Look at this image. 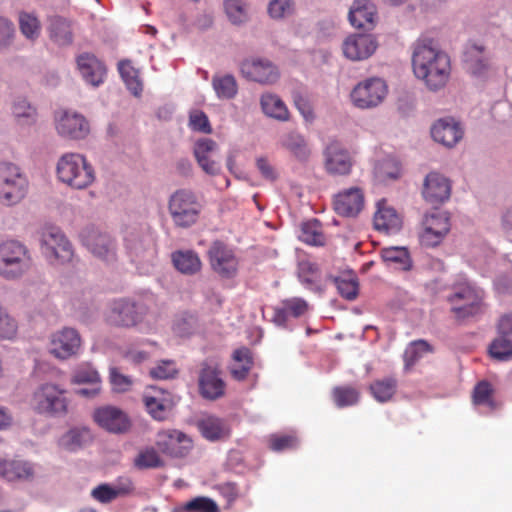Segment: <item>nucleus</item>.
<instances>
[{
	"label": "nucleus",
	"mask_w": 512,
	"mask_h": 512,
	"mask_svg": "<svg viewBox=\"0 0 512 512\" xmlns=\"http://www.w3.org/2000/svg\"><path fill=\"white\" fill-rule=\"evenodd\" d=\"M28 181L20 168L10 162L0 163V203L5 206L18 204L27 194Z\"/></svg>",
	"instance_id": "nucleus-5"
},
{
	"label": "nucleus",
	"mask_w": 512,
	"mask_h": 512,
	"mask_svg": "<svg viewBox=\"0 0 512 512\" xmlns=\"http://www.w3.org/2000/svg\"><path fill=\"white\" fill-rule=\"evenodd\" d=\"M93 440L91 431L88 428H73L60 438V446L68 451H76Z\"/></svg>",
	"instance_id": "nucleus-34"
},
{
	"label": "nucleus",
	"mask_w": 512,
	"mask_h": 512,
	"mask_svg": "<svg viewBox=\"0 0 512 512\" xmlns=\"http://www.w3.org/2000/svg\"><path fill=\"white\" fill-rule=\"evenodd\" d=\"M110 382L113 390L117 392L128 391L132 385L131 378L120 373L115 367L110 369Z\"/></svg>",
	"instance_id": "nucleus-63"
},
{
	"label": "nucleus",
	"mask_w": 512,
	"mask_h": 512,
	"mask_svg": "<svg viewBox=\"0 0 512 512\" xmlns=\"http://www.w3.org/2000/svg\"><path fill=\"white\" fill-rule=\"evenodd\" d=\"M451 311L457 319H466L481 311L482 299L479 293L468 284H461L448 297Z\"/></svg>",
	"instance_id": "nucleus-7"
},
{
	"label": "nucleus",
	"mask_w": 512,
	"mask_h": 512,
	"mask_svg": "<svg viewBox=\"0 0 512 512\" xmlns=\"http://www.w3.org/2000/svg\"><path fill=\"white\" fill-rule=\"evenodd\" d=\"M489 353L492 358L507 361L512 358V341L507 336L500 335L495 338L489 346Z\"/></svg>",
	"instance_id": "nucleus-49"
},
{
	"label": "nucleus",
	"mask_w": 512,
	"mask_h": 512,
	"mask_svg": "<svg viewBox=\"0 0 512 512\" xmlns=\"http://www.w3.org/2000/svg\"><path fill=\"white\" fill-rule=\"evenodd\" d=\"M297 274L302 284L314 289L319 287L321 283L323 270L316 261L305 258L298 263Z\"/></svg>",
	"instance_id": "nucleus-32"
},
{
	"label": "nucleus",
	"mask_w": 512,
	"mask_h": 512,
	"mask_svg": "<svg viewBox=\"0 0 512 512\" xmlns=\"http://www.w3.org/2000/svg\"><path fill=\"white\" fill-rule=\"evenodd\" d=\"M493 388L488 381H480L476 384L472 394V400L475 405H488L491 408L495 407L492 398Z\"/></svg>",
	"instance_id": "nucleus-52"
},
{
	"label": "nucleus",
	"mask_w": 512,
	"mask_h": 512,
	"mask_svg": "<svg viewBox=\"0 0 512 512\" xmlns=\"http://www.w3.org/2000/svg\"><path fill=\"white\" fill-rule=\"evenodd\" d=\"M217 149L218 144L210 138H200L194 144V157L201 169L210 176H216L221 171L219 162L212 159Z\"/></svg>",
	"instance_id": "nucleus-20"
},
{
	"label": "nucleus",
	"mask_w": 512,
	"mask_h": 512,
	"mask_svg": "<svg viewBox=\"0 0 512 512\" xmlns=\"http://www.w3.org/2000/svg\"><path fill=\"white\" fill-rule=\"evenodd\" d=\"M263 112L278 120L288 119V109L284 102L274 94H263L260 100Z\"/></svg>",
	"instance_id": "nucleus-40"
},
{
	"label": "nucleus",
	"mask_w": 512,
	"mask_h": 512,
	"mask_svg": "<svg viewBox=\"0 0 512 512\" xmlns=\"http://www.w3.org/2000/svg\"><path fill=\"white\" fill-rule=\"evenodd\" d=\"M225 11L234 25H242L249 20L248 5L243 0H225Z\"/></svg>",
	"instance_id": "nucleus-43"
},
{
	"label": "nucleus",
	"mask_w": 512,
	"mask_h": 512,
	"mask_svg": "<svg viewBox=\"0 0 512 512\" xmlns=\"http://www.w3.org/2000/svg\"><path fill=\"white\" fill-rule=\"evenodd\" d=\"M212 86L219 99L231 100L238 93V84L232 74L214 75Z\"/></svg>",
	"instance_id": "nucleus-36"
},
{
	"label": "nucleus",
	"mask_w": 512,
	"mask_h": 512,
	"mask_svg": "<svg viewBox=\"0 0 512 512\" xmlns=\"http://www.w3.org/2000/svg\"><path fill=\"white\" fill-rule=\"evenodd\" d=\"M172 263L182 274H194L201 269L200 258H172Z\"/></svg>",
	"instance_id": "nucleus-62"
},
{
	"label": "nucleus",
	"mask_w": 512,
	"mask_h": 512,
	"mask_svg": "<svg viewBox=\"0 0 512 512\" xmlns=\"http://www.w3.org/2000/svg\"><path fill=\"white\" fill-rule=\"evenodd\" d=\"M299 239L311 246H323L326 238L322 231V225L319 220L312 219L302 223Z\"/></svg>",
	"instance_id": "nucleus-37"
},
{
	"label": "nucleus",
	"mask_w": 512,
	"mask_h": 512,
	"mask_svg": "<svg viewBox=\"0 0 512 512\" xmlns=\"http://www.w3.org/2000/svg\"><path fill=\"white\" fill-rule=\"evenodd\" d=\"M370 392L378 402L391 400L397 390V380L394 377H386L375 380L370 384Z\"/></svg>",
	"instance_id": "nucleus-41"
},
{
	"label": "nucleus",
	"mask_w": 512,
	"mask_h": 512,
	"mask_svg": "<svg viewBox=\"0 0 512 512\" xmlns=\"http://www.w3.org/2000/svg\"><path fill=\"white\" fill-rule=\"evenodd\" d=\"M81 346L78 332L72 328H64L53 334L51 338V353L59 359L65 360L77 354Z\"/></svg>",
	"instance_id": "nucleus-17"
},
{
	"label": "nucleus",
	"mask_w": 512,
	"mask_h": 512,
	"mask_svg": "<svg viewBox=\"0 0 512 512\" xmlns=\"http://www.w3.org/2000/svg\"><path fill=\"white\" fill-rule=\"evenodd\" d=\"M309 305L306 300L293 297L285 299L274 310V322L285 326L290 318H299L307 313Z\"/></svg>",
	"instance_id": "nucleus-27"
},
{
	"label": "nucleus",
	"mask_w": 512,
	"mask_h": 512,
	"mask_svg": "<svg viewBox=\"0 0 512 512\" xmlns=\"http://www.w3.org/2000/svg\"><path fill=\"white\" fill-rule=\"evenodd\" d=\"M69 400L66 390L56 384L45 383L38 387L32 397L33 409L43 415L59 417L68 413Z\"/></svg>",
	"instance_id": "nucleus-6"
},
{
	"label": "nucleus",
	"mask_w": 512,
	"mask_h": 512,
	"mask_svg": "<svg viewBox=\"0 0 512 512\" xmlns=\"http://www.w3.org/2000/svg\"><path fill=\"white\" fill-rule=\"evenodd\" d=\"M326 277L334 282L337 291L342 298L348 301H353L358 297L359 280L354 272L345 271L337 276H333L330 273H326Z\"/></svg>",
	"instance_id": "nucleus-29"
},
{
	"label": "nucleus",
	"mask_w": 512,
	"mask_h": 512,
	"mask_svg": "<svg viewBox=\"0 0 512 512\" xmlns=\"http://www.w3.org/2000/svg\"><path fill=\"white\" fill-rule=\"evenodd\" d=\"M378 209L374 215V227L387 234H394L402 228V219L396 210L385 206V200L378 202Z\"/></svg>",
	"instance_id": "nucleus-28"
},
{
	"label": "nucleus",
	"mask_w": 512,
	"mask_h": 512,
	"mask_svg": "<svg viewBox=\"0 0 512 512\" xmlns=\"http://www.w3.org/2000/svg\"><path fill=\"white\" fill-rule=\"evenodd\" d=\"M412 68L415 76L434 92L446 86L451 73L449 56L428 37L418 39L413 45Z\"/></svg>",
	"instance_id": "nucleus-1"
},
{
	"label": "nucleus",
	"mask_w": 512,
	"mask_h": 512,
	"mask_svg": "<svg viewBox=\"0 0 512 512\" xmlns=\"http://www.w3.org/2000/svg\"><path fill=\"white\" fill-rule=\"evenodd\" d=\"M50 39L58 46H68L73 42L71 23L61 16H53L49 19Z\"/></svg>",
	"instance_id": "nucleus-31"
},
{
	"label": "nucleus",
	"mask_w": 512,
	"mask_h": 512,
	"mask_svg": "<svg viewBox=\"0 0 512 512\" xmlns=\"http://www.w3.org/2000/svg\"><path fill=\"white\" fill-rule=\"evenodd\" d=\"M335 212L343 217H356L364 207V193L358 187L345 189L335 195Z\"/></svg>",
	"instance_id": "nucleus-18"
},
{
	"label": "nucleus",
	"mask_w": 512,
	"mask_h": 512,
	"mask_svg": "<svg viewBox=\"0 0 512 512\" xmlns=\"http://www.w3.org/2000/svg\"><path fill=\"white\" fill-rule=\"evenodd\" d=\"M12 113L19 125L30 126L36 122L37 111L26 98L18 97L14 100Z\"/></svg>",
	"instance_id": "nucleus-38"
},
{
	"label": "nucleus",
	"mask_w": 512,
	"mask_h": 512,
	"mask_svg": "<svg viewBox=\"0 0 512 512\" xmlns=\"http://www.w3.org/2000/svg\"><path fill=\"white\" fill-rule=\"evenodd\" d=\"M233 360L235 363L231 369L232 376L237 380H244L253 365L251 351L246 347L236 349Z\"/></svg>",
	"instance_id": "nucleus-39"
},
{
	"label": "nucleus",
	"mask_w": 512,
	"mask_h": 512,
	"mask_svg": "<svg viewBox=\"0 0 512 512\" xmlns=\"http://www.w3.org/2000/svg\"><path fill=\"white\" fill-rule=\"evenodd\" d=\"M58 179L74 189H85L95 180L92 165L78 153H66L56 166Z\"/></svg>",
	"instance_id": "nucleus-3"
},
{
	"label": "nucleus",
	"mask_w": 512,
	"mask_h": 512,
	"mask_svg": "<svg viewBox=\"0 0 512 512\" xmlns=\"http://www.w3.org/2000/svg\"><path fill=\"white\" fill-rule=\"evenodd\" d=\"M297 444L298 440L294 435H271L269 438V448L276 452L293 449Z\"/></svg>",
	"instance_id": "nucleus-59"
},
{
	"label": "nucleus",
	"mask_w": 512,
	"mask_h": 512,
	"mask_svg": "<svg viewBox=\"0 0 512 512\" xmlns=\"http://www.w3.org/2000/svg\"><path fill=\"white\" fill-rule=\"evenodd\" d=\"M143 402L147 412L158 421L168 418L169 413L175 406L172 395L169 392L153 389V394L146 393Z\"/></svg>",
	"instance_id": "nucleus-21"
},
{
	"label": "nucleus",
	"mask_w": 512,
	"mask_h": 512,
	"mask_svg": "<svg viewBox=\"0 0 512 512\" xmlns=\"http://www.w3.org/2000/svg\"><path fill=\"white\" fill-rule=\"evenodd\" d=\"M118 69L127 88L133 95L138 96L142 92V83L138 79L137 71L131 66L129 60H121Z\"/></svg>",
	"instance_id": "nucleus-45"
},
{
	"label": "nucleus",
	"mask_w": 512,
	"mask_h": 512,
	"mask_svg": "<svg viewBox=\"0 0 512 512\" xmlns=\"http://www.w3.org/2000/svg\"><path fill=\"white\" fill-rule=\"evenodd\" d=\"M485 47L476 43H471L464 52V63L467 71L475 76L482 78L486 76L489 70V59L484 55Z\"/></svg>",
	"instance_id": "nucleus-25"
},
{
	"label": "nucleus",
	"mask_w": 512,
	"mask_h": 512,
	"mask_svg": "<svg viewBox=\"0 0 512 512\" xmlns=\"http://www.w3.org/2000/svg\"><path fill=\"white\" fill-rule=\"evenodd\" d=\"M198 386L200 395L207 400H217L224 395L225 382L216 363L204 361L201 364Z\"/></svg>",
	"instance_id": "nucleus-9"
},
{
	"label": "nucleus",
	"mask_w": 512,
	"mask_h": 512,
	"mask_svg": "<svg viewBox=\"0 0 512 512\" xmlns=\"http://www.w3.org/2000/svg\"><path fill=\"white\" fill-rule=\"evenodd\" d=\"M198 428L204 438L216 441L230 435V428L220 418L209 416L198 422Z\"/></svg>",
	"instance_id": "nucleus-33"
},
{
	"label": "nucleus",
	"mask_w": 512,
	"mask_h": 512,
	"mask_svg": "<svg viewBox=\"0 0 512 512\" xmlns=\"http://www.w3.org/2000/svg\"><path fill=\"white\" fill-rule=\"evenodd\" d=\"M325 169L331 175H348L353 166L352 157L339 142L329 143L324 150Z\"/></svg>",
	"instance_id": "nucleus-14"
},
{
	"label": "nucleus",
	"mask_w": 512,
	"mask_h": 512,
	"mask_svg": "<svg viewBox=\"0 0 512 512\" xmlns=\"http://www.w3.org/2000/svg\"><path fill=\"white\" fill-rule=\"evenodd\" d=\"M83 243L94 256H106L114 253V242L106 233L91 230L83 235Z\"/></svg>",
	"instance_id": "nucleus-30"
},
{
	"label": "nucleus",
	"mask_w": 512,
	"mask_h": 512,
	"mask_svg": "<svg viewBox=\"0 0 512 512\" xmlns=\"http://www.w3.org/2000/svg\"><path fill=\"white\" fill-rule=\"evenodd\" d=\"M282 146L290 151L293 156L301 161H306L310 156V149L305 138L298 132L292 131L285 134L281 140Z\"/></svg>",
	"instance_id": "nucleus-35"
},
{
	"label": "nucleus",
	"mask_w": 512,
	"mask_h": 512,
	"mask_svg": "<svg viewBox=\"0 0 512 512\" xmlns=\"http://www.w3.org/2000/svg\"><path fill=\"white\" fill-rule=\"evenodd\" d=\"M18 331L16 320L2 307H0V339H13Z\"/></svg>",
	"instance_id": "nucleus-56"
},
{
	"label": "nucleus",
	"mask_w": 512,
	"mask_h": 512,
	"mask_svg": "<svg viewBox=\"0 0 512 512\" xmlns=\"http://www.w3.org/2000/svg\"><path fill=\"white\" fill-rule=\"evenodd\" d=\"M93 419L99 427L113 434H125L131 428V420L121 409L102 406L94 410Z\"/></svg>",
	"instance_id": "nucleus-10"
},
{
	"label": "nucleus",
	"mask_w": 512,
	"mask_h": 512,
	"mask_svg": "<svg viewBox=\"0 0 512 512\" xmlns=\"http://www.w3.org/2000/svg\"><path fill=\"white\" fill-rule=\"evenodd\" d=\"M100 380L98 372L89 364H84L75 369L72 382L76 384L82 383H98Z\"/></svg>",
	"instance_id": "nucleus-57"
},
{
	"label": "nucleus",
	"mask_w": 512,
	"mask_h": 512,
	"mask_svg": "<svg viewBox=\"0 0 512 512\" xmlns=\"http://www.w3.org/2000/svg\"><path fill=\"white\" fill-rule=\"evenodd\" d=\"M431 351V346L425 340H416L411 342L405 349L403 355L405 367H412L425 353H429Z\"/></svg>",
	"instance_id": "nucleus-48"
},
{
	"label": "nucleus",
	"mask_w": 512,
	"mask_h": 512,
	"mask_svg": "<svg viewBox=\"0 0 512 512\" xmlns=\"http://www.w3.org/2000/svg\"><path fill=\"white\" fill-rule=\"evenodd\" d=\"M91 496L100 503H109L118 497L115 488L109 484L98 485L92 490Z\"/></svg>",
	"instance_id": "nucleus-64"
},
{
	"label": "nucleus",
	"mask_w": 512,
	"mask_h": 512,
	"mask_svg": "<svg viewBox=\"0 0 512 512\" xmlns=\"http://www.w3.org/2000/svg\"><path fill=\"white\" fill-rule=\"evenodd\" d=\"M332 398L337 407L355 405L360 398L359 391L352 386H337L332 390Z\"/></svg>",
	"instance_id": "nucleus-47"
},
{
	"label": "nucleus",
	"mask_w": 512,
	"mask_h": 512,
	"mask_svg": "<svg viewBox=\"0 0 512 512\" xmlns=\"http://www.w3.org/2000/svg\"><path fill=\"white\" fill-rule=\"evenodd\" d=\"M42 253L47 256H74L73 245L67 236L56 226L43 228L40 238Z\"/></svg>",
	"instance_id": "nucleus-13"
},
{
	"label": "nucleus",
	"mask_w": 512,
	"mask_h": 512,
	"mask_svg": "<svg viewBox=\"0 0 512 512\" xmlns=\"http://www.w3.org/2000/svg\"><path fill=\"white\" fill-rule=\"evenodd\" d=\"M203 205L190 189H178L168 200V211L173 224L178 228H190L195 225L202 212Z\"/></svg>",
	"instance_id": "nucleus-4"
},
{
	"label": "nucleus",
	"mask_w": 512,
	"mask_h": 512,
	"mask_svg": "<svg viewBox=\"0 0 512 512\" xmlns=\"http://www.w3.org/2000/svg\"><path fill=\"white\" fill-rule=\"evenodd\" d=\"M156 444L164 454L176 458L185 457L193 447L192 440L183 432L175 429L158 432Z\"/></svg>",
	"instance_id": "nucleus-11"
},
{
	"label": "nucleus",
	"mask_w": 512,
	"mask_h": 512,
	"mask_svg": "<svg viewBox=\"0 0 512 512\" xmlns=\"http://www.w3.org/2000/svg\"><path fill=\"white\" fill-rule=\"evenodd\" d=\"M189 127L193 131L204 134H211L213 131L206 113L198 109L189 112Z\"/></svg>",
	"instance_id": "nucleus-53"
},
{
	"label": "nucleus",
	"mask_w": 512,
	"mask_h": 512,
	"mask_svg": "<svg viewBox=\"0 0 512 512\" xmlns=\"http://www.w3.org/2000/svg\"><path fill=\"white\" fill-rule=\"evenodd\" d=\"M432 138L446 147L455 146L463 137L460 124L453 118L439 119L431 128Z\"/></svg>",
	"instance_id": "nucleus-22"
},
{
	"label": "nucleus",
	"mask_w": 512,
	"mask_h": 512,
	"mask_svg": "<svg viewBox=\"0 0 512 512\" xmlns=\"http://www.w3.org/2000/svg\"><path fill=\"white\" fill-rule=\"evenodd\" d=\"M376 6L371 0H355L350 7V23L359 29L371 30L374 26Z\"/></svg>",
	"instance_id": "nucleus-24"
},
{
	"label": "nucleus",
	"mask_w": 512,
	"mask_h": 512,
	"mask_svg": "<svg viewBox=\"0 0 512 512\" xmlns=\"http://www.w3.org/2000/svg\"><path fill=\"white\" fill-rule=\"evenodd\" d=\"M104 320L113 327H138L149 331L157 325L159 313L152 299L135 302L128 298H119L109 303L104 313Z\"/></svg>",
	"instance_id": "nucleus-2"
},
{
	"label": "nucleus",
	"mask_w": 512,
	"mask_h": 512,
	"mask_svg": "<svg viewBox=\"0 0 512 512\" xmlns=\"http://www.w3.org/2000/svg\"><path fill=\"white\" fill-rule=\"evenodd\" d=\"M34 470L30 463L21 459L0 460V477L8 482L30 480Z\"/></svg>",
	"instance_id": "nucleus-26"
},
{
	"label": "nucleus",
	"mask_w": 512,
	"mask_h": 512,
	"mask_svg": "<svg viewBox=\"0 0 512 512\" xmlns=\"http://www.w3.org/2000/svg\"><path fill=\"white\" fill-rule=\"evenodd\" d=\"M387 93L385 82L380 78H370L359 82L351 92L353 104L360 109L378 106Z\"/></svg>",
	"instance_id": "nucleus-8"
},
{
	"label": "nucleus",
	"mask_w": 512,
	"mask_h": 512,
	"mask_svg": "<svg viewBox=\"0 0 512 512\" xmlns=\"http://www.w3.org/2000/svg\"><path fill=\"white\" fill-rule=\"evenodd\" d=\"M134 465L138 469L158 468L163 466V461L155 449L147 448L139 452Z\"/></svg>",
	"instance_id": "nucleus-51"
},
{
	"label": "nucleus",
	"mask_w": 512,
	"mask_h": 512,
	"mask_svg": "<svg viewBox=\"0 0 512 512\" xmlns=\"http://www.w3.org/2000/svg\"><path fill=\"white\" fill-rule=\"evenodd\" d=\"M423 227L429 229V231H436L439 235H447L450 231L448 213L440 210L427 213L423 220Z\"/></svg>",
	"instance_id": "nucleus-42"
},
{
	"label": "nucleus",
	"mask_w": 512,
	"mask_h": 512,
	"mask_svg": "<svg viewBox=\"0 0 512 512\" xmlns=\"http://www.w3.org/2000/svg\"><path fill=\"white\" fill-rule=\"evenodd\" d=\"M244 78L260 84H274L280 77L278 68L267 59L244 60L240 66Z\"/></svg>",
	"instance_id": "nucleus-12"
},
{
	"label": "nucleus",
	"mask_w": 512,
	"mask_h": 512,
	"mask_svg": "<svg viewBox=\"0 0 512 512\" xmlns=\"http://www.w3.org/2000/svg\"><path fill=\"white\" fill-rule=\"evenodd\" d=\"M77 67L88 84L99 86L103 82L106 73L105 65L93 54H80L77 57Z\"/></svg>",
	"instance_id": "nucleus-23"
},
{
	"label": "nucleus",
	"mask_w": 512,
	"mask_h": 512,
	"mask_svg": "<svg viewBox=\"0 0 512 512\" xmlns=\"http://www.w3.org/2000/svg\"><path fill=\"white\" fill-rule=\"evenodd\" d=\"M28 249L21 241L9 239L0 244V256H25Z\"/></svg>",
	"instance_id": "nucleus-61"
},
{
	"label": "nucleus",
	"mask_w": 512,
	"mask_h": 512,
	"mask_svg": "<svg viewBox=\"0 0 512 512\" xmlns=\"http://www.w3.org/2000/svg\"><path fill=\"white\" fill-rule=\"evenodd\" d=\"M213 270L224 278H231L237 272L236 258H211Z\"/></svg>",
	"instance_id": "nucleus-55"
},
{
	"label": "nucleus",
	"mask_w": 512,
	"mask_h": 512,
	"mask_svg": "<svg viewBox=\"0 0 512 512\" xmlns=\"http://www.w3.org/2000/svg\"><path fill=\"white\" fill-rule=\"evenodd\" d=\"M177 373L176 363L171 360H163L150 370L151 377L162 380L174 378Z\"/></svg>",
	"instance_id": "nucleus-58"
},
{
	"label": "nucleus",
	"mask_w": 512,
	"mask_h": 512,
	"mask_svg": "<svg viewBox=\"0 0 512 512\" xmlns=\"http://www.w3.org/2000/svg\"><path fill=\"white\" fill-rule=\"evenodd\" d=\"M57 132L66 138L84 139L90 131L86 118L79 113L64 112L56 122Z\"/></svg>",
	"instance_id": "nucleus-19"
},
{
	"label": "nucleus",
	"mask_w": 512,
	"mask_h": 512,
	"mask_svg": "<svg viewBox=\"0 0 512 512\" xmlns=\"http://www.w3.org/2000/svg\"><path fill=\"white\" fill-rule=\"evenodd\" d=\"M179 512H220V510L217 503L211 498L198 496L186 502Z\"/></svg>",
	"instance_id": "nucleus-50"
},
{
	"label": "nucleus",
	"mask_w": 512,
	"mask_h": 512,
	"mask_svg": "<svg viewBox=\"0 0 512 512\" xmlns=\"http://www.w3.org/2000/svg\"><path fill=\"white\" fill-rule=\"evenodd\" d=\"M293 10L291 0H271L268 5V13L274 19L284 18L290 15Z\"/></svg>",
	"instance_id": "nucleus-60"
},
{
	"label": "nucleus",
	"mask_w": 512,
	"mask_h": 512,
	"mask_svg": "<svg viewBox=\"0 0 512 512\" xmlns=\"http://www.w3.org/2000/svg\"><path fill=\"white\" fill-rule=\"evenodd\" d=\"M29 258H0V275L6 279H15L28 268Z\"/></svg>",
	"instance_id": "nucleus-44"
},
{
	"label": "nucleus",
	"mask_w": 512,
	"mask_h": 512,
	"mask_svg": "<svg viewBox=\"0 0 512 512\" xmlns=\"http://www.w3.org/2000/svg\"><path fill=\"white\" fill-rule=\"evenodd\" d=\"M19 28L21 33L29 40H35L39 37L41 25L38 18L33 13L20 12L18 16Z\"/></svg>",
	"instance_id": "nucleus-46"
},
{
	"label": "nucleus",
	"mask_w": 512,
	"mask_h": 512,
	"mask_svg": "<svg viewBox=\"0 0 512 512\" xmlns=\"http://www.w3.org/2000/svg\"><path fill=\"white\" fill-rule=\"evenodd\" d=\"M378 43L371 34H355L346 38L343 43L344 55L353 61L369 58L377 49Z\"/></svg>",
	"instance_id": "nucleus-16"
},
{
	"label": "nucleus",
	"mask_w": 512,
	"mask_h": 512,
	"mask_svg": "<svg viewBox=\"0 0 512 512\" xmlns=\"http://www.w3.org/2000/svg\"><path fill=\"white\" fill-rule=\"evenodd\" d=\"M451 183L438 172L429 173L423 183L422 195L426 202L437 206L450 198Z\"/></svg>",
	"instance_id": "nucleus-15"
},
{
	"label": "nucleus",
	"mask_w": 512,
	"mask_h": 512,
	"mask_svg": "<svg viewBox=\"0 0 512 512\" xmlns=\"http://www.w3.org/2000/svg\"><path fill=\"white\" fill-rule=\"evenodd\" d=\"M196 326V318L189 313H181L177 315L173 321V331L181 336L190 335Z\"/></svg>",
	"instance_id": "nucleus-54"
}]
</instances>
